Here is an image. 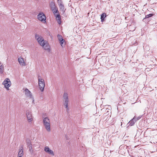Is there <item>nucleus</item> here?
<instances>
[{
  "instance_id": "1",
  "label": "nucleus",
  "mask_w": 157,
  "mask_h": 157,
  "mask_svg": "<svg viewBox=\"0 0 157 157\" xmlns=\"http://www.w3.org/2000/svg\"><path fill=\"white\" fill-rule=\"evenodd\" d=\"M43 123L45 128L48 132L51 131L50 121L48 117H45L44 119Z\"/></svg>"
},
{
  "instance_id": "2",
  "label": "nucleus",
  "mask_w": 157,
  "mask_h": 157,
  "mask_svg": "<svg viewBox=\"0 0 157 157\" xmlns=\"http://www.w3.org/2000/svg\"><path fill=\"white\" fill-rule=\"evenodd\" d=\"M38 80L39 82V86L40 90L41 92L43 91L45 87V82L44 80L41 78L40 76H38Z\"/></svg>"
},
{
  "instance_id": "3",
  "label": "nucleus",
  "mask_w": 157,
  "mask_h": 157,
  "mask_svg": "<svg viewBox=\"0 0 157 157\" xmlns=\"http://www.w3.org/2000/svg\"><path fill=\"white\" fill-rule=\"evenodd\" d=\"M35 38L41 46H44L45 44V42H46L44 40L43 38L41 36L37 34H36Z\"/></svg>"
},
{
  "instance_id": "4",
  "label": "nucleus",
  "mask_w": 157,
  "mask_h": 157,
  "mask_svg": "<svg viewBox=\"0 0 157 157\" xmlns=\"http://www.w3.org/2000/svg\"><path fill=\"white\" fill-rule=\"evenodd\" d=\"M11 84L10 79L8 78H6L2 82V84L8 90H9V88Z\"/></svg>"
},
{
  "instance_id": "5",
  "label": "nucleus",
  "mask_w": 157,
  "mask_h": 157,
  "mask_svg": "<svg viewBox=\"0 0 157 157\" xmlns=\"http://www.w3.org/2000/svg\"><path fill=\"white\" fill-rule=\"evenodd\" d=\"M24 92L26 96L29 98L32 99L33 102L34 101V98L31 92L28 89L25 88L24 89Z\"/></svg>"
},
{
  "instance_id": "6",
  "label": "nucleus",
  "mask_w": 157,
  "mask_h": 157,
  "mask_svg": "<svg viewBox=\"0 0 157 157\" xmlns=\"http://www.w3.org/2000/svg\"><path fill=\"white\" fill-rule=\"evenodd\" d=\"M50 6L52 10L53 11V13L54 14L58 13V11L56 8L54 2H51L50 4Z\"/></svg>"
},
{
  "instance_id": "7",
  "label": "nucleus",
  "mask_w": 157,
  "mask_h": 157,
  "mask_svg": "<svg viewBox=\"0 0 157 157\" xmlns=\"http://www.w3.org/2000/svg\"><path fill=\"white\" fill-rule=\"evenodd\" d=\"M44 150L46 152L52 156H54V153L53 151L52 150L50 149L48 146H46L44 148Z\"/></svg>"
},
{
  "instance_id": "8",
  "label": "nucleus",
  "mask_w": 157,
  "mask_h": 157,
  "mask_svg": "<svg viewBox=\"0 0 157 157\" xmlns=\"http://www.w3.org/2000/svg\"><path fill=\"white\" fill-rule=\"evenodd\" d=\"M38 19L40 21H45L46 17L44 13H40L37 15Z\"/></svg>"
},
{
  "instance_id": "9",
  "label": "nucleus",
  "mask_w": 157,
  "mask_h": 157,
  "mask_svg": "<svg viewBox=\"0 0 157 157\" xmlns=\"http://www.w3.org/2000/svg\"><path fill=\"white\" fill-rule=\"evenodd\" d=\"M26 115L28 122H31L33 120V118L31 113L29 111H27Z\"/></svg>"
},
{
  "instance_id": "10",
  "label": "nucleus",
  "mask_w": 157,
  "mask_h": 157,
  "mask_svg": "<svg viewBox=\"0 0 157 157\" xmlns=\"http://www.w3.org/2000/svg\"><path fill=\"white\" fill-rule=\"evenodd\" d=\"M18 61L21 66H25V63L22 57H19L18 59Z\"/></svg>"
},
{
  "instance_id": "11",
  "label": "nucleus",
  "mask_w": 157,
  "mask_h": 157,
  "mask_svg": "<svg viewBox=\"0 0 157 157\" xmlns=\"http://www.w3.org/2000/svg\"><path fill=\"white\" fill-rule=\"evenodd\" d=\"M41 46L43 47V48H44V50H47L49 52L51 51L50 49V46L47 43V42L46 41L45 42V44L44 46Z\"/></svg>"
},
{
  "instance_id": "12",
  "label": "nucleus",
  "mask_w": 157,
  "mask_h": 157,
  "mask_svg": "<svg viewBox=\"0 0 157 157\" xmlns=\"http://www.w3.org/2000/svg\"><path fill=\"white\" fill-rule=\"evenodd\" d=\"M136 116H134L133 118L129 122V125L131 126L135 124V122L136 121Z\"/></svg>"
},
{
  "instance_id": "13",
  "label": "nucleus",
  "mask_w": 157,
  "mask_h": 157,
  "mask_svg": "<svg viewBox=\"0 0 157 157\" xmlns=\"http://www.w3.org/2000/svg\"><path fill=\"white\" fill-rule=\"evenodd\" d=\"M68 99L67 100H64L63 105L65 106V107L67 110L69 109L68 107Z\"/></svg>"
},
{
  "instance_id": "14",
  "label": "nucleus",
  "mask_w": 157,
  "mask_h": 157,
  "mask_svg": "<svg viewBox=\"0 0 157 157\" xmlns=\"http://www.w3.org/2000/svg\"><path fill=\"white\" fill-rule=\"evenodd\" d=\"M56 18L58 23L59 25L61 24V21L60 15L59 14L57 15Z\"/></svg>"
},
{
  "instance_id": "15",
  "label": "nucleus",
  "mask_w": 157,
  "mask_h": 157,
  "mask_svg": "<svg viewBox=\"0 0 157 157\" xmlns=\"http://www.w3.org/2000/svg\"><path fill=\"white\" fill-rule=\"evenodd\" d=\"M59 8H60V10L61 11L62 13H63L65 10V9L64 8V5L63 4L59 5Z\"/></svg>"
},
{
  "instance_id": "16",
  "label": "nucleus",
  "mask_w": 157,
  "mask_h": 157,
  "mask_svg": "<svg viewBox=\"0 0 157 157\" xmlns=\"http://www.w3.org/2000/svg\"><path fill=\"white\" fill-rule=\"evenodd\" d=\"M4 71V68L3 65L1 63L0 61V74H2Z\"/></svg>"
},
{
  "instance_id": "17",
  "label": "nucleus",
  "mask_w": 157,
  "mask_h": 157,
  "mask_svg": "<svg viewBox=\"0 0 157 157\" xmlns=\"http://www.w3.org/2000/svg\"><path fill=\"white\" fill-rule=\"evenodd\" d=\"M26 142L27 146L32 145L30 140L29 138L26 139Z\"/></svg>"
},
{
  "instance_id": "18",
  "label": "nucleus",
  "mask_w": 157,
  "mask_h": 157,
  "mask_svg": "<svg viewBox=\"0 0 157 157\" xmlns=\"http://www.w3.org/2000/svg\"><path fill=\"white\" fill-rule=\"evenodd\" d=\"M20 151L18 152V157H22V156L23 155V150L22 149L19 150Z\"/></svg>"
},
{
  "instance_id": "19",
  "label": "nucleus",
  "mask_w": 157,
  "mask_h": 157,
  "mask_svg": "<svg viewBox=\"0 0 157 157\" xmlns=\"http://www.w3.org/2000/svg\"><path fill=\"white\" fill-rule=\"evenodd\" d=\"M153 14L152 13H150L149 14L145 16V17L143 19V21H145V20L146 19L149 18L150 17H151L153 16Z\"/></svg>"
},
{
  "instance_id": "20",
  "label": "nucleus",
  "mask_w": 157,
  "mask_h": 157,
  "mask_svg": "<svg viewBox=\"0 0 157 157\" xmlns=\"http://www.w3.org/2000/svg\"><path fill=\"white\" fill-rule=\"evenodd\" d=\"M29 148V151L32 154L33 152V150L32 146V145L27 146Z\"/></svg>"
},
{
  "instance_id": "21",
  "label": "nucleus",
  "mask_w": 157,
  "mask_h": 157,
  "mask_svg": "<svg viewBox=\"0 0 157 157\" xmlns=\"http://www.w3.org/2000/svg\"><path fill=\"white\" fill-rule=\"evenodd\" d=\"M63 98L64 99V100L68 99V94L67 93H64L63 96Z\"/></svg>"
},
{
  "instance_id": "22",
  "label": "nucleus",
  "mask_w": 157,
  "mask_h": 157,
  "mask_svg": "<svg viewBox=\"0 0 157 157\" xmlns=\"http://www.w3.org/2000/svg\"><path fill=\"white\" fill-rule=\"evenodd\" d=\"M105 16V13H103L101 14V21H103Z\"/></svg>"
},
{
  "instance_id": "23",
  "label": "nucleus",
  "mask_w": 157,
  "mask_h": 157,
  "mask_svg": "<svg viewBox=\"0 0 157 157\" xmlns=\"http://www.w3.org/2000/svg\"><path fill=\"white\" fill-rule=\"evenodd\" d=\"M58 4L59 5L63 4V2L62 0H58Z\"/></svg>"
},
{
  "instance_id": "24",
  "label": "nucleus",
  "mask_w": 157,
  "mask_h": 157,
  "mask_svg": "<svg viewBox=\"0 0 157 157\" xmlns=\"http://www.w3.org/2000/svg\"><path fill=\"white\" fill-rule=\"evenodd\" d=\"M57 36L58 38V39L59 40V41H60V40L62 39H63L62 36H61L60 35H58Z\"/></svg>"
},
{
  "instance_id": "25",
  "label": "nucleus",
  "mask_w": 157,
  "mask_h": 157,
  "mask_svg": "<svg viewBox=\"0 0 157 157\" xmlns=\"http://www.w3.org/2000/svg\"><path fill=\"white\" fill-rule=\"evenodd\" d=\"M64 42V40H63V39H62L60 41H59L61 45V46H62V44H63V43Z\"/></svg>"
},
{
  "instance_id": "26",
  "label": "nucleus",
  "mask_w": 157,
  "mask_h": 157,
  "mask_svg": "<svg viewBox=\"0 0 157 157\" xmlns=\"http://www.w3.org/2000/svg\"><path fill=\"white\" fill-rule=\"evenodd\" d=\"M141 117H142V116H138L137 117H136V121H137L139 120L140 119V118H141Z\"/></svg>"
}]
</instances>
